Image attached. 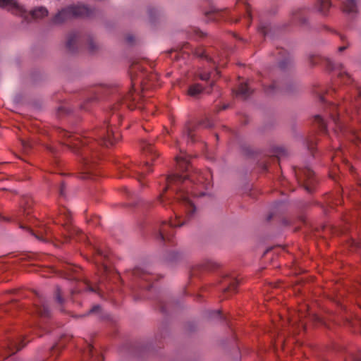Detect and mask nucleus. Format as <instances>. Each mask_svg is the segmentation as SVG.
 I'll return each instance as SVG.
<instances>
[{
    "label": "nucleus",
    "instance_id": "1",
    "mask_svg": "<svg viewBox=\"0 0 361 361\" xmlns=\"http://www.w3.org/2000/svg\"><path fill=\"white\" fill-rule=\"evenodd\" d=\"M212 173L207 170L204 172L197 171L188 177V176L171 175L165 180L167 183L164 190L171 189L177 195V200L184 207L185 214L188 219L192 217L195 211V207L188 196V190L185 188L190 187L194 196L202 197L207 193L212 186Z\"/></svg>",
    "mask_w": 361,
    "mask_h": 361
},
{
    "label": "nucleus",
    "instance_id": "2",
    "mask_svg": "<svg viewBox=\"0 0 361 361\" xmlns=\"http://www.w3.org/2000/svg\"><path fill=\"white\" fill-rule=\"evenodd\" d=\"M0 6H8L12 13L22 18L23 20L27 23L32 19H42L49 14L47 8L42 6L27 11L23 5L19 4L16 0H0Z\"/></svg>",
    "mask_w": 361,
    "mask_h": 361
},
{
    "label": "nucleus",
    "instance_id": "3",
    "mask_svg": "<svg viewBox=\"0 0 361 361\" xmlns=\"http://www.w3.org/2000/svg\"><path fill=\"white\" fill-rule=\"evenodd\" d=\"M325 111L331 117V121L335 126L334 133L338 138L343 136L352 142H355L356 139H360V135L353 129L345 127L340 118L339 114H338V106L336 104H327L325 107Z\"/></svg>",
    "mask_w": 361,
    "mask_h": 361
},
{
    "label": "nucleus",
    "instance_id": "4",
    "mask_svg": "<svg viewBox=\"0 0 361 361\" xmlns=\"http://www.w3.org/2000/svg\"><path fill=\"white\" fill-rule=\"evenodd\" d=\"M93 13V9L82 4H73L60 10L53 17L51 23L55 25L61 24L73 17H90Z\"/></svg>",
    "mask_w": 361,
    "mask_h": 361
},
{
    "label": "nucleus",
    "instance_id": "5",
    "mask_svg": "<svg viewBox=\"0 0 361 361\" xmlns=\"http://www.w3.org/2000/svg\"><path fill=\"white\" fill-rule=\"evenodd\" d=\"M94 135L97 136L98 142L106 146L112 145L120 137L119 133H116L109 124H106L99 129H97L94 133Z\"/></svg>",
    "mask_w": 361,
    "mask_h": 361
},
{
    "label": "nucleus",
    "instance_id": "6",
    "mask_svg": "<svg viewBox=\"0 0 361 361\" xmlns=\"http://www.w3.org/2000/svg\"><path fill=\"white\" fill-rule=\"evenodd\" d=\"M183 217L182 215L176 214V219L173 221H170L169 223L166 221H163L161 226H160L158 238L161 240H169L172 236L173 233H171L169 230L172 227L181 226L185 224V221H181L180 219Z\"/></svg>",
    "mask_w": 361,
    "mask_h": 361
},
{
    "label": "nucleus",
    "instance_id": "7",
    "mask_svg": "<svg viewBox=\"0 0 361 361\" xmlns=\"http://www.w3.org/2000/svg\"><path fill=\"white\" fill-rule=\"evenodd\" d=\"M69 146L70 148H71L73 150L77 152L79 150V147L81 146L84 149L81 152L82 156L83 157L84 161L85 164H88V160L86 157V151H85V146L88 145V142L87 140H79L78 137L74 138L73 141H71L69 143L66 144Z\"/></svg>",
    "mask_w": 361,
    "mask_h": 361
},
{
    "label": "nucleus",
    "instance_id": "8",
    "mask_svg": "<svg viewBox=\"0 0 361 361\" xmlns=\"http://www.w3.org/2000/svg\"><path fill=\"white\" fill-rule=\"evenodd\" d=\"M21 341V338H18L17 340L9 339L2 348H4V350L8 351L9 355H12L16 353V352L23 347L20 345V343Z\"/></svg>",
    "mask_w": 361,
    "mask_h": 361
},
{
    "label": "nucleus",
    "instance_id": "9",
    "mask_svg": "<svg viewBox=\"0 0 361 361\" xmlns=\"http://www.w3.org/2000/svg\"><path fill=\"white\" fill-rule=\"evenodd\" d=\"M343 11L348 15H355L358 11L357 0H345L343 4Z\"/></svg>",
    "mask_w": 361,
    "mask_h": 361
},
{
    "label": "nucleus",
    "instance_id": "10",
    "mask_svg": "<svg viewBox=\"0 0 361 361\" xmlns=\"http://www.w3.org/2000/svg\"><path fill=\"white\" fill-rule=\"evenodd\" d=\"M329 66L331 70H334V71L338 72L337 75L339 78H341L343 80H344L345 79L350 80V75L345 72L342 64L337 63V62L336 63V62L329 61Z\"/></svg>",
    "mask_w": 361,
    "mask_h": 361
},
{
    "label": "nucleus",
    "instance_id": "11",
    "mask_svg": "<svg viewBox=\"0 0 361 361\" xmlns=\"http://www.w3.org/2000/svg\"><path fill=\"white\" fill-rule=\"evenodd\" d=\"M80 36L76 32H71L67 35L66 47L71 51H74L78 46Z\"/></svg>",
    "mask_w": 361,
    "mask_h": 361
},
{
    "label": "nucleus",
    "instance_id": "12",
    "mask_svg": "<svg viewBox=\"0 0 361 361\" xmlns=\"http://www.w3.org/2000/svg\"><path fill=\"white\" fill-rule=\"evenodd\" d=\"M141 148L142 153L146 156H151V160H154V157H157V152L154 149L152 144L147 140H142L141 142Z\"/></svg>",
    "mask_w": 361,
    "mask_h": 361
},
{
    "label": "nucleus",
    "instance_id": "13",
    "mask_svg": "<svg viewBox=\"0 0 361 361\" xmlns=\"http://www.w3.org/2000/svg\"><path fill=\"white\" fill-rule=\"evenodd\" d=\"M219 72L217 70L214 71H207L206 70L200 71L198 75L199 78L202 80H211L210 87H212L214 85V79L216 75H218Z\"/></svg>",
    "mask_w": 361,
    "mask_h": 361
},
{
    "label": "nucleus",
    "instance_id": "14",
    "mask_svg": "<svg viewBox=\"0 0 361 361\" xmlns=\"http://www.w3.org/2000/svg\"><path fill=\"white\" fill-rule=\"evenodd\" d=\"M36 311L42 317H48L50 315V310L44 299H41L39 304L37 305Z\"/></svg>",
    "mask_w": 361,
    "mask_h": 361
},
{
    "label": "nucleus",
    "instance_id": "15",
    "mask_svg": "<svg viewBox=\"0 0 361 361\" xmlns=\"http://www.w3.org/2000/svg\"><path fill=\"white\" fill-rule=\"evenodd\" d=\"M314 175V172L310 169H305L302 171V176H304L305 181L306 182L305 184V190L307 192H312V189L311 188L312 184V178Z\"/></svg>",
    "mask_w": 361,
    "mask_h": 361
},
{
    "label": "nucleus",
    "instance_id": "16",
    "mask_svg": "<svg viewBox=\"0 0 361 361\" xmlns=\"http://www.w3.org/2000/svg\"><path fill=\"white\" fill-rule=\"evenodd\" d=\"M331 6L329 0H318L316 4V9L322 14L325 15Z\"/></svg>",
    "mask_w": 361,
    "mask_h": 361
},
{
    "label": "nucleus",
    "instance_id": "17",
    "mask_svg": "<svg viewBox=\"0 0 361 361\" xmlns=\"http://www.w3.org/2000/svg\"><path fill=\"white\" fill-rule=\"evenodd\" d=\"M292 18L294 21H299L301 23H305L306 22L305 10L302 8H298L293 11L292 13Z\"/></svg>",
    "mask_w": 361,
    "mask_h": 361
},
{
    "label": "nucleus",
    "instance_id": "18",
    "mask_svg": "<svg viewBox=\"0 0 361 361\" xmlns=\"http://www.w3.org/2000/svg\"><path fill=\"white\" fill-rule=\"evenodd\" d=\"M251 94V90L247 83L240 84L238 90L236 92V95L243 99L247 98Z\"/></svg>",
    "mask_w": 361,
    "mask_h": 361
},
{
    "label": "nucleus",
    "instance_id": "19",
    "mask_svg": "<svg viewBox=\"0 0 361 361\" xmlns=\"http://www.w3.org/2000/svg\"><path fill=\"white\" fill-rule=\"evenodd\" d=\"M176 162L178 164V166L180 170L181 171H188L189 168V162L186 159V158L183 157H176Z\"/></svg>",
    "mask_w": 361,
    "mask_h": 361
},
{
    "label": "nucleus",
    "instance_id": "20",
    "mask_svg": "<svg viewBox=\"0 0 361 361\" xmlns=\"http://www.w3.org/2000/svg\"><path fill=\"white\" fill-rule=\"evenodd\" d=\"M86 44L90 52L93 53L98 49V44L92 36H88L86 39Z\"/></svg>",
    "mask_w": 361,
    "mask_h": 361
},
{
    "label": "nucleus",
    "instance_id": "21",
    "mask_svg": "<svg viewBox=\"0 0 361 361\" xmlns=\"http://www.w3.org/2000/svg\"><path fill=\"white\" fill-rule=\"evenodd\" d=\"M203 90L202 87L199 84L191 85L188 89V94L192 97H197Z\"/></svg>",
    "mask_w": 361,
    "mask_h": 361
},
{
    "label": "nucleus",
    "instance_id": "22",
    "mask_svg": "<svg viewBox=\"0 0 361 361\" xmlns=\"http://www.w3.org/2000/svg\"><path fill=\"white\" fill-rule=\"evenodd\" d=\"M140 170L137 171V175H138V180L140 181L141 178L144 177L146 171L149 170L150 164L149 161H145L143 163L142 166H139Z\"/></svg>",
    "mask_w": 361,
    "mask_h": 361
},
{
    "label": "nucleus",
    "instance_id": "23",
    "mask_svg": "<svg viewBox=\"0 0 361 361\" xmlns=\"http://www.w3.org/2000/svg\"><path fill=\"white\" fill-rule=\"evenodd\" d=\"M194 130V126L190 123H187L183 130V136L187 137L191 141L193 140L192 131Z\"/></svg>",
    "mask_w": 361,
    "mask_h": 361
},
{
    "label": "nucleus",
    "instance_id": "24",
    "mask_svg": "<svg viewBox=\"0 0 361 361\" xmlns=\"http://www.w3.org/2000/svg\"><path fill=\"white\" fill-rule=\"evenodd\" d=\"M22 207H23V211L27 215L30 214V208L32 204V200L30 197H25L23 200Z\"/></svg>",
    "mask_w": 361,
    "mask_h": 361
},
{
    "label": "nucleus",
    "instance_id": "25",
    "mask_svg": "<svg viewBox=\"0 0 361 361\" xmlns=\"http://www.w3.org/2000/svg\"><path fill=\"white\" fill-rule=\"evenodd\" d=\"M67 231L70 238H76L78 235L80 233V230L78 228L73 226H67Z\"/></svg>",
    "mask_w": 361,
    "mask_h": 361
},
{
    "label": "nucleus",
    "instance_id": "26",
    "mask_svg": "<svg viewBox=\"0 0 361 361\" xmlns=\"http://www.w3.org/2000/svg\"><path fill=\"white\" fill-rule=\"evenodd\" d=\"M314 120L318 123L319 127L321 128V130H326V123L322 117H321L319 115H317L314 117Z\"/></svg>",
    "mask_w": 361,
    "mask_h": 361
},
{
    "label": "nucleus",
    "instance_id": "27",
    "mask_svg": "<svg viewBox=\"0 0 361 361\" xmlns=\"http://www.w3.org/2000/svg\"><path fill=\"white\" fill-rule=\"evenodd\" d=\"M293 62L291 57L288 56L283 61L279 62V66L281 68H286Z\"/></svg>",
    "mask_w": 361,
    "mask_h": 361
},
{
    "label": "nucleus",
    "instance_id": "28",
    "mask_svg": "<svg viewBox=\"0 0 361 361\" xmlns=\"http://www.w3.org/2000/svg\"><path fill=\"white\" fill-rule=\"evenodd\" d=\"M55 298H56V302L59 305H62L64 302V300L61 296V290L59 288H57L55 291Z\"/></svg>",
    "mask_w": 361,
    "mask_h": 361
},
{
    "label": "nucleus",
    "instance_id": "29",
    "mask_svg": "<svg viewBox=\"0 0 361 361\" xmlns=\"http://www.w3.org/2000/svg\"><path fill=\"white\" fill-rule=\"evenodd\" d=\"M138 97V94H135V93L129 92L128 95L126 96V97L123 99L124 102H135L137 99V97Z\"/></svg>",
    "mask_w": 361,
    "mask_h": 361
},
{
    "label": "nucleus",
    "instance_id": "30",
    "mask_svg": "<svg viewBox=\"0 0 361 361\" xmlns=\"http://www.w3.org/2000/svg\"><path fill=\"white\" fill-rule=\"evenodd\" d=\"M195 54L197 56L200 58H205L208 61H212V59L205 54L204 51L203 49H198L195 51Z\"/></svg>",
    "mask_w": 361,
    "mask_h": 361
},
{
    "label": "nucleus",
    "instance_id": "31",
    "mask_svg": "<svg viewBox=\"0 0 361 361\" xmlns=\"http://www.w3.org/2000/svg\"><path fill=\"white\" fill-rule=\"evenodd\" d=\"M60 215L63 216V218L68 221L71 218V214L68 209L63 208L60 210Z\"/></svg>",
    "mask_w": 361,
    "mask_h": 361
},
{
    "label": "nucleus",
    "instance_id": "32",
    "mask_svg": "<svg viewBox=\"0 0 361 361\" xmlns=\"http://www.w3.org/2000/svg\"><path fill=\"white\" fill-rule=\"evenodd\" d=\"M134 274H135V276H139V277L142 278V279L144 281H145L149 282V281H151V278H150V276H149L148 274H145V273H142V274H140V273H139V271H138V270H135V271H134Z\"/></svg>",
    "mask_w": 361,
    "mask_h": 361
},
{
    "label": "nucleus",
    "instance_id": "33",
    "mask_svg": "<svg viewBox=\"0 0 361 361\" xmlns=\"http://www.w3.org/2000/svg\"><path fill=\"white\" fill-rule=\"evenodd\" d=\"M144 68H144V66H143L142 63L141 64V63H134L131 69H132V72H135V71H137L142 72Z\"/></svg>",
    "mask_w": 361,
    "mask_h": 361
},
{
    "label": "nucleus",
    "instance_id": "34",
    "mask_svg": "<svg viewBox=\"0 0 361 361\" xmlns=\"http://www.w3.org/2000/svg\"><path fill=\"white\" fill-rule=\"evenodd\" d=\"M238 282L235 279L231 280L229 283V286L225 288L224 291H228L229 290H235L236 288Z\"/></svg>",
    "mask_w": 361,
    "mask_h": 361
},
{
    "label": "nucleus",
    "instance_id": "35",
    "mask_svg": "<svg viewBox=\"0 0 361 361\" xmlns=\"http://www.w3.org/2000/svg\"><path fill=\"white\" fill-rule=\"evenodd\" d=\"M267 29H268V27L267 25L265 24H261L260 25V27L259 28V32L264 35L265 36L267 33Z\"/></svg>",
    "mask_w": 361,
    "mask_h": 361
},
{
    "label": "nucleus",
    "instance_id": "36",
    "mask_svg": "<svg viewBox=\"0 0 361 361\" xmlns=\"http://www.w3.org/2000/svg\"><path fill=\"white\" fill-rule=\"evenodd\" d=\"M344 154V150L343 147H338L335 151V157H339L340 155L342 157Z\"/></svg>",
    "mask_w": 361,
    "mask_h": 361
},
{
    "label": "nucleus",
    "instance_id": "37",
    "mask_svg": "<svg viewBox=\"0 0 361 361\" xmlns=\"http://www.w3.org/2000/svg\"><path fill=\"white\" fill-rule=\"evenodd\" d=\"M276 88L275 84H271L267 90L266 92L267 94H271L274 92V90Z\"/></svg>",
    "mask_w": 361,
    "mask_h": 361
},
{
    "label": "nucleus",
    "instance_id": "38",
    "mask_svg": "<svg viewBox=\"0 0 361 361\" xmlns=\"http://www.w3.org/2000/svg\"><path fill=\"white\" fill-rule=\"evenodd\" d=\"M200 124L204 126L205 128H211L212 126V123L209 119H206Z\"/></svg>",
    "mask_w": 361,
    "mask_h": 361
},
{
    "label": "nucleus",
    "instance_id": "39",
    "mask_svg": "<svg viewBox=\"0 0 361 361\" xmlns=\"http://www.w3.org/2000/svg\"><path fill=\"white\" fill-rule=\"evenodd\" d=\"M217 15H218V13H214V12H212V13H208L209 20H216V18H217Z\"/></svg>",
    "mask_w": 361,
    "mask_h": 361
},
{
    "label": "nucleus",
    "instance_id": "40",
    "mask_svg": "<svg viewBox=\"0 0 361 361\" xmlns=\"http://www.w3.org/2000/svg\"><path fill=\"white\" fill-rule=\"evenodd\" d=\"M357 97L355 98V102L356 103H359L360 101H361V90H357Z\"/></svg>",
    "mask_w": 361,
    "mask_h": 361
},
{
    "label": "nucleus",
    "instance_id": "41",
    "mask_svg": "<svg viewBox=\"0 0 361 361\" xmlns=\"http://www.w3.org/2000/svg\"><path fill=\"white\" fill-rule=\"evenodd\" d=\"M99 310H100V306L95 305L90 310L89 313H94V312H98Z\"/></svg>",
    "mask_w": 361,
    "mask_h": 361
},
{
    "label": "nucleus",
    "instance_id": "42",
    "mask_svg": "<svg viewBox=\"0 0 361 361\" xmlns=\"http://www.w3.org/2000/svg\"><path fill=\"white\" fill-rule=\"evenodd\" d=\"M22 145L23 146L25 149H27L31 147L30 142H26V141H22Z\"/></svg>",
    "mask_w": 361,
    "mask_h": 361
},
{
    "label": "nucleus",
    "instance_id": "43",
    "mask_svg": "<svg viewBox=\"0 0 361 361\" xmlns=\"http://www.w3.org/2000/svg\"><path fill=\"white\" fill-rule=\"evenodd\" d=\"M97 255H98L99 256H101V257H104V258H106V254H104V253L103 252V251H102L100 249H97Z\"/></svg>",
    "mask_w": 361,
    "mask_h": 361
},
{
    "label": "nucleus",
    "instance_id": "44",
    "mask_svg": "<svg viewBox=\"0 0 361 361\" xmlns=\"http://www.w3.org/2000/svg\"><path fill=\"white\" fill-rule=\"evenodd\" d=\"M92 347L91 346L90 344H87V349L85 350V353H87L90 355V353H92Z\"/></svg>",
    "mask_w": 361,
    "mask_h": 361
},
{
    "label": "nucleus",
    "instance_id": "45",
    "mask_svg": "<svg viewBox=\"0 0 361 361\" xmlns=\"http://www.w3.org/2000/svg\"><path fill=\"white\" fill-rule=\"evenodd\" d=\"M65 185L62 184L59 189V193L61 196L64 195Z\"/></svg>",
    "mask_w": 361,
    "mask_h": 361
},
{
    "label": "nucleus",
    "instance_id": "46",
    "mask_svg": "<svg viewBox=\"0 0 361 361\" xmlns=\"http://www.w3.org/2000/svg\"><path fill=\"white\" fill-rule=\"evenodd\" d=\"M319 99L322 102H324L325 101L324 98V96L321 94H319Z\"/></svg>",
    "mask_w": 361,
    "mask_h": 361
},
{
    "label": "nucleus",
    "instance_id": "47",
    "mask_svg": "<svg viewBox=\"0 0 361 361\" xmlns=\"http://www.w3.org/2000/svg\"><path fill=\"white\" fill-rule=\"evenodd\" d=\"M345 49H346V47H344V46H343V47H340L338 48V51H342L345 50Z\"/></svg>",
    "mask_w": 361,
    "mask_h": 361
},
{
    "label": "nucleus",
    "instance_id": "48",
    "mask_svg": "<svg viewBox=\"0 0 361 361\" xmlns=\"http://www.w3.org/2000/svg\"><path fill=\"white\" fill-rule=\"evenodd\" d=\"M334 174H335V171H333L331 173V174H330L331 177L333 179H335V178H335V175H334Z\"/></svg>",
    "mask_w": 361,
    "mask_h": 361
},
{
    "label": "nucleus",
    "instance_id": "49",
    "mask_svg": "<svg viewBox=\"0 0 361 361\" xmlns=\"http://www.w3.org/2000/svg\"><path fill=\"white\" fill-rule=\"evenodd\" d=\"M346 166L349 168L350 170L353 169V166L348 164L347 162L345 163Z\"/></svg>",
    "mask_w": 361,
    "mask_h": 361
},
{
    "label": "nucleus",
    "instance_id": "50",
    "mask_svg": "<svg viewBox=\"0 0 361 361\" xmlns=\"http://www.w3.org/2000/svg\"><path fill=\"white\" fill-rule=\"evenodd\" d=\"M63 135H64V136H68V137H71V135H69V133H67V132H63Z\"/></svg>",
    "mask_w": 361,
    "mask_h": 361
},
{
    "label": "nucleus",
    "instance_id": "51",
    "mask_svg": "<svg viewBox=\"0 0 361 361\" xmlns=\"http://www.w3.org/2000/svg\"><path fill=\"white\" fill-rule=\"evenodd\" d=\"M35 236H36V238H37V239H39V240H44V239L42 238V237H40V236L37 235H36Z\"/></svg>",
    "mask_w": 361,
    "mask_h": 361
},
{
    "label": "nucleus",
    "instance_id": "52",
    "mask_svg": "<svg viewBox=\"0 0 361 361\" xmlns=\"http://www.w3.org/2000/svg\"><path fill=\"white\" fill-rule=\"evenodd\" d=\"M214 313L216 314V315H220V312L219 310L214 311Z\"/></svg>",
    "mask_w": 361,
    "mask_h": 361
},
{
    "label": "nucleus",
    "instance_id": "53",
    "mask_svg": "<svg viewBox=\"0 0 361 361\" xmlns=\"http://www.w3.org/2000/svg\"><path fill=\"white\" fill-rule=\"evenodd\" d=\"M89 290L92 292L94 291V289L91 286H89Z\"/></svg>",
    "mask_w": 361,
    "mask_h": 361
},
{
    "label": "nucleus",
    "instance_id": "54",
    "mask_svg": "<svg viewBox=\"0 0 361 361\" xmlns=\"http://www.w3.org/2000/svg\"><path fill=\"white\" fill-rule=\"evenodd\" d=\"M142 297L135 296V300H140Z\"/></svg>",
    "mask_w": 361,
    "mask_h": 361
},
{
    "label": "nucleus",
    "instance_id": "55",
    "mask_svg": "<svg viewBox=\"0 0 361 361\" xmlns=\"http://www.w3.org/2000/svg\"><path fill=\"white\" fill-rule=\"evenodd\" d=\"M350 106L354 105L355 106L357 105V104H354L352 101H350Z\"/></svg>",
    "mask_w": 361,
    "mask_h": 361
},
{
    "label": "nucleus",
    "instance_id": "56",
    "mask_svg": "<svg viewBox=\"0 0 361 361\" xmlns=\"http://www.w3.org/2000/svg\"><path fill=\"white\" fill-rule=\"evenodd\" d=\"M344 109L346 111V112L348 114V111H349L348 109L346 106Z\"/></svg>",
    "mask_w": 361,
    "mask_h": 361
},
{
    "label": "nucleus",
    "instance_id": "57",
    "mask_svg": "<svg viewBox=\"0 0 361 361\" xmlns=\"http://www.w3.org/2000/svg\"><path fill=\"white\" fill-rule=\"evenodd\" d=\"M128 41L131 42L133 40L132 37H128Z\"/></svg>",
    "mask_w": 361,
    "mask_h": 361
},
{
    "label": "nucleus",
    "instance_id": "58",
    "mask_svg": "<svg viewBox=\"0 0 361 361\" xmlns=\"http://www.w3.org/2000/svg\"><path fill=\"white\" fill-rule=\"evenodd\" d=\"M104 269L105 271L107 270L106 266H104Z\"/></svg>",
    "mask_w": 361,
    "mask_h": 361
},
{
    "label": "nucleus",
    "instance_id": "59",
    "mask_svg": "<svg viewBox=\"0 0 361 361\" xmlns=\"http://www.w3.org/2000/svg\"><path fill=\"white\" fill-rule=\"evenodd\" d=\"M145 85H146L142 84V86H143V87H142V90H144L145 88H147V87H145Z\"/></svg>",
    "mask_w": 361,
    "mask_h": 361
},
{
    "label": "nucleus",
    "instance_id": "60",
    "mask_svg": "<svg viewBox=\"0 0 361 361\" xmlns=\"http://www.w3.org/2000/svg\"><path fill=\"white\" fill-rule=\"evenodd\" d=\"M116 118L118 119L119 118V115H116Z\"/></svg>",
    "mask_w": 361,
    "mask_h": 361
},
{
    "label": "nucleus",
    "instance_id": "61",
    "mask_svg": "<svg viewBox=\"0 0 361 361\" xmlns=\"http://www.w3.org/2000/svg\"><path fill=\"white\" fill-rule=\"evenodd\" d=\"M81 108H82V109H86V107H85V105H84V106H81Z\"/></svg>",
    "mask_w": 361,
    "mask_h": 361
},
{
    "label": "nucleus",
    "instance_id": "62",
    "mask_svg": "<svg viewBox=\"0 0 361 361\" xmlns=\"http://www.w3.org/2000/svg\"><path fill=\"white\" fill-rule=\"evenodd\" d=\"M355 361H361L360 359H355Z\"/></svg>",
    "mask_w": 361,
    "mask_h": 361
},
{
    "label": "nucleus",
    "instance_id": "63",
    "mask_svg": "<svg viewBox=\"0 0 361 361\" xmlns=\"http://www.w3.org/2000/svg\"><path fill=\"white\" fill-rule=\"evenodd\" d=\"M227 107H228L227 106H224L223 107V109H226Z\"/></svg>",
    "mask_w": 361,
    "mask_h": 361
},
{
    "label": "nucleus",
    "instance_id": "64",
    "mask_svg": "<svg viewBox=\"0 0 361 361\" xmlns=\"http://www.w3.org/2000/svg\"><path fill=\"white\" fill-rule=\"evenodd\" d=\"M56 348V347H53L52 350H54Z\"/></svg>",
    "mask_w": 361,
    "mask_h": 361
}]
</instances>
